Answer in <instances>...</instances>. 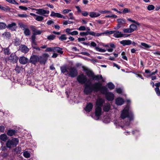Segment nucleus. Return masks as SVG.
Returning a JSON list of instances; mask_svg holds the SVG:
<instances>
[{
	"mask_svg": "<svg viewBox=\"0 0 160 160\" xmlns=\"http://www.w3.org/2000/svg\"><path fill=\"white\" fill-rule=\"evenodd\" d=\"M0 9L4 11L7 12L9 11L10 8L7 6H3L0 5Z\"/></svg>",
	"mask_w": 160,
	"mask_h": 160,
	"instance_id": "nucleus-30",
	"label": "nucleus"
},
{
	"mask_svg": "<svg viewBox=\"0 0 160 160\" xmlns=\"http://www.w3.org/2000/svg\"><path fill=\"white\" fill-rule=\"evenodd\" d=\"M4 51L5 54L8 55L10 53V50L8 48H4Z\"/></svg>",
	"mask_w": 160,
	"mask_h": 160,
	"instance_id": "nucleus-48",
	"label": "nucleus"
},
{
	"mask_svg": "<svg viewBox=\"0 0 160 160\" xmlns=\"http://www.w3.org/2000/svg\"><path fill=\"white\" fill-rule=\"evenodd\" d=\"M122 33L121 32L115 31V33L113 35L114 37L116 38H120L122 37Z\"/></svg>",
	"mask_w": 160,
	"mask_h": 160,
	"instance_id": "nucleus-23",
	"label": "nucleus"
},
{
	"mask_svg": "<svg viewBox=\"0 0 160 160\" xmlns=\"http://www.w3.org/2000/svg\"><path fill=\"white\" fill-rule=\"evenodd\" d=\"M121 117L123 119L127 117L130 121L133 119V114L129 109V107L128 105L121 112Z\"/></svg>",
	"mask_w": 160,
	"mask_h": 160,
	"instance_id": "nucleus-1",
	"label": "nucleus"
},
{
	"mask_svg": "<svg viewBox=\"0 0 160 160\" xmlns=\"http://www.w3.org/2000/svg\"><path fill=\"white\" fill-rule=\"evenodd\" d=\"M95 48L97 51L101 52H105L106 51V50L104 49H102V48H101L98 47H96Z\"/></svg>",
	"mask_w": 160,
	"mask_h": 160,
	"instance_id": "nucleus-40",
	"label": "nucleus"
},
{
	"mask_svg": "<svg viewBox=\"0 0 160 160\" xmlns=\"http://www.w3.org/2000/svg\"><path fill=\"white\" fill-rule=\"evenodd\" d=\"M87 37H86L85 38H78V42H81L82 41H84L85 40H87Z\"/></svg>",
	"mask_w": 160,
	"mask_h": 160,
	"instance_id": "nucleus-55",
	"label": "nucleus"
},
{
	"mask_svg": "<svg viewBox=\"0 0 160 160\" xmlns=\"http://www.w3.org/2000/svg\"><path fill=\"white\" fill-rule=\"evenodd\" d=\"M69 72H68L67 74L69 76L72 77L74 78L76 77L78 74V71L76 68L75 67H71L68 69Z\"/></svg>",
	"mask_w": 160,
	"mask_h": 160,
	"instance_id": "nucleus-7",
	"label": "nucleus"
},
{
	"mask_svg": "<svg viewBox=\"0 0 160 160\" xmlns=\"http://www.w3.org/2000/svg\"><path fill=\"white\" fill-rule=\"evenodd\" d=\"M97 33L93 31H90V35L95 37H96Z\"/></svg>",
	"mask_w": 160,
	"mask_h": 160,
	"instance_id": "nucleus-63",
	"label": "nucleus"
},
{
	"mask_svg": "<svg viewBox=\"0 0 160 160\" xmlns=\"http://www.w3.org/2000/svg\"><path fill=\"white\" fill-rule=\"evenodd\" d=\"M78 32L77 31H74L71 32L70 34L71 35H78Z\"/></svg>",
	"mask_w": 160,
	"mask_h": 160,
	"instance_id": "nucleus-62",
	"label": "nucleus"
},
{
	"mask_svg": "<svg viewBox=\"0 0 160 160\" xmlns=\"http://www.w3.org/2000/svg\"><path fill=\"white\" fill-rule=\"evenodd\" d=\"M61 14L59 13H55L53 11H52L51 12L50 15L51 17H56L58 18H60L61 17Z\"/></svg>",
	"mask_w": 160,
	"mask_h": 160,
	"instance_id": "nucleus-31",
	"label": "nucleus"
},
{
	"mask_svg": "<svg viewBox=\"0 0 160 160\" xmlns=\"http://www.w3.org/2000/svg\"><path fill=\"white\" fill-rule=\"evenodd\" d=\"M102 108L100 107L96 106L95 111V119H98L102 114Z\"/></svg>",
	"mask_w": 160,
	"mask_h": 160,
	"instance_id": "nucleus-11",
	"label": "nucleus"
},
{
	"mask_svg": "<svg viewBox=\"0 0 160 160\" xmlns=\"http://www.w3.org/2000/svg\"><path fill=\"white\" fill-rule=\"evenodd\" d=\"M4 127L2 125L0 126V132H3L4 131Z\"/></svg>",
	"mask_w": 160,
	"mask_h": 160,
	"instance_id": "nucleus-59",
	"label": "nucleus"
},
{
	"mask_svg": "<svg viewBox=\"0 0 160 160\" xmlns=\"http://www.w3.org/2000/svg\"><path fill=\"white\" fill-rule=\"evenodd\" d=\"M16 130L13 129H9L7 132V134L10 136H12L16 134Z\"/></svg>",
	"mask_w": 160,
	"mask_h": 160,
	"instance_id": "nucleus-24",
	"label": "nucleus"
},
{
	"mask_svg": "<svg viewBox=\"0 0 160 160\" xmlns=\"http://www.w3.org/2000/svg\"><path fill=\"white\" fill-rule=\"evenodd\" d=\"M108 88L110 90H112L114 88V85L112 82H109L108 84Z\"/></svg>",
	"mask_w": 160,
	"mask_h": 160,
	"instance_id": "nucleus-38",
	"label": "nucleus"
},
{
	"mask_svg": "<svg viewBox=\"0 0 160 160\" xmlns=\"http://www.w3.org/2000/svg\"><path fill=\"white\" fill-rule=\"evenodd\" d=\"M49 57V55L48 53H44L42 56H39V62L41 64H45Z\"/></svg>",
	"mask_w": 160,
	"mask_h": 160,
	"instance_id": "nucleus-8",
	"label": "nucleus"
},
{
	"mask_svg": "<svg viewBox=\"0 0 160 160\" xmlns=\"http://www.w3.org/2000/svg\"><path fill=\"white\" fill-rule=\"evenodd\" d=\"M128 20L129 21H130V22H133L134 23H136V24H137V25H140V23L138 22H137L135 20H132L131 18H128Z\"/></svg>",
	"mask_w": 160,
	"mask_h": 160,
	"instance_id": "nucleus-53",
	"label": "nucleus"
},
{
	"mask_svg": "<svg viewBox=\"0 0 160 160\" xmlns=\"http://www.w3.org/2000/svg\"><path fill=\"white\" fill-rule=\"evenodd\" d=\"M2 36L5 38H9L11 37V34L9 32H6L2 34Z\"/></svg>",
	"mask_w": 160,
	"mask_h": 160,
	"instance_id": "nucleus-32",
	"label": "nucleus"
},
{
	"mask_svg": "<svg viewBox=\"0 0 160 160\" xmlns=\"http://www.w3.org/2000/svg\"><path fill=\"white\" fill-rule=\"evenodd\" d=\"M35 19L38 21L41 22L43 20L44 18L42 16L37 15L35 18Z\"/></svg>",
	"mask_w": 160,
	"mask_h": 160,
	"instance_id": "nucleus-35",
	"label": "nucleus"
},
{
	"mask_svg": "<svg viewBox=\"0 0 160 160\" xmlns=\"http://www.w3.org/2000/svg\"><path fill=\"white\" fill-rule=\"evenodd\" d=\"M93 105L91 103H88L87 104L84 110L87 112H89L92 109Z\"/></svg>",
	"mask_w": 160,
	"mask_h": 160,
	"instance_id": "nucleus-15",
	"label": "nucleus"
},
{
	"mask_svg": "<svg viewBox=\"0 0 160 160\" xmlns=\"http://www.w3.org/2000/svg\"><path fill=\"white\" fill-rule=\"evenodd\" d=\"M68 19H70L71 20H74V18L73 16V14L71 12L69 13L68 15Z\"/></svg>",
	"mask_w": 160,
	"mask_h": 160,
	"instance_id": "nucleus-51",
	"label": "nucleus"
},
{
	"mask_svg": "<svg viewBox=\"0 0 160 160\" xmlns=\"http://www.w3.org/2000/svg\"><path fill=\"white\" fill-rule=\"evenodd\" d=\"M19 142L18 139L16 138H13L12 139L8 140L6 143V146L7 148H10L12 147H16Z\"/></svg>",
	"mask_w": 160,
	"mask_h": 160,
	"instance_id": "nucleus-3",
	"label": "nucleus"
},
{
	"mask_svg": "<svg viewBox=\"0 0 160 160\" xmlns=\"http://www.w3.org/2000/svg\"><path fill=\"white\" fill-rule=\"evenodd\" d=\"M55 36L53 35H50L47 37V39L50 40H53L55 39Z\"/></svg>",
	"mask_w": 160,
	"mask_h": 160,
	"instance_id": "nucleus-45",
	"label": "nucleus"
},
{
	"mask_svg": "<svg viewBox=\"0 0 160 160\" xmlns=\"http://www.w3.org/2000/svg\"><path fill=\"white\" fill-rule=\"evenodd\" d=\"M68 68L66 65L60 67V70L61 72L63 73H64L65 72H68Z\"/></svg>",
	"mask_w": 160,
	"mask_h": 160,
	"instance_id": "nucleus-29",
	"label": "nucleus"
},
{
	"mask_svg": "<svg viewBox=\"0 0 160 160\" xmlns=\"http://www.w3.org/2000/svg\"><path fill=\"white\" fill-rule=\"evenodd\" d=\"M16 24L15 23L12 22L11 24H8L7 27L12 31H14L16 28Z\"/></svg>",
	"mask_w": 160,
	"mask_h": 160,
	"instance_id": "nucleus-19",
	"label": "nucleus"
},
{
	"mask_svg": "<svg viewBox=\"0 0 160 160\" xmlns=\"http://www.w3.org/2000/svg\"><path fill=\"white\" fill-rule=\"evenodd\" d=\"M54 47H49L47 48L45 51L46 52H54Z\"/></svg>",
	"mask_w": 160,
	"mask_h": 160,
	"instance_id": "nucleus-43",
	"label": "nucleus"
},
{
	"mask_svg": "<svg viewBox=\"0 0 160 160\" xmlns=\"http://www.w3.org/2000/svg\"><path fill=\"white\" fill-rule=\"evenodd\" d=\"M19 27L24 31V33L26 36H28L31 34L30 30L28 28V26L23 23L19 24Z\"/></svg>",
	"mask_w": 160,
	"mask_h": 160,
	"instance_id": "nucleus-6",
	"label": "nucleus"
},
{
	"mask_svg": "<svg viewBox=\"0 0 160 160\" xmlns=\"http://www.w3.org/2000/svg\"><path fill=\"white\" fill-rule=\"evenodd\" d=\"M20 49L21 52L25 53H27L29 50L28 48L24 45H21Z\"/></svg>",
	"mask_w": 160,
	"mask_h": 160,
	"instance_id": "nucleus-17",
	"label": "nucleus"
},
{
	"mask_svg": "<svg viewBox=\"0 0 160 160\" xmlns=\"http://www.w3.org/2000/svg\"><path fill=\"white\" fill-rule=\"evenodd\" d=\"M33 9L37 11L36 12L37 14L45 16H46L45 15V14H48L49 13V11L46 10L42 9Z\"/></svg>",
	"mask_w": 160,
	"mask_h": 160,
	"instance_id": "nucleus-10",
	"label": "nucleus"
},
{
	"mask_svg": "<svg viewBox=\"0 0 160 160\" xmlns=\"http://www.w3.org/2000/svg\"><path fill=\"white\" fill-rule=\"evenodd\" d=\"M79 31H85L86 30V27L84 26H81L77 29Z\"/></svg>",
	"mask_w": 160,
	"mask_h": 160,
	"instance_id": "nucleus-54",
	"label": "nucleus"
},
{
	"mask_svg": "<svg viewBox=\"0 0 160 160\" xmlns=\"http://www.w3.org/2000/svg\"><path fill=\"white\" fill-rule=\"evenodd\" d=\"M90 32L89 31H87L85 32H80L79 34L81 36H88L89 34L90 35Z\"/></svg>",
	"mask_w": 160,
	"mask_h": 160,
	"instance_id": "nucleus-36",
	"label": "nucleus"
},
{
	"mask_svg": "<svg viewBox=\"0 0 160 160\" xmlns=\"http://www.w3.org/2000/svg\"><path fill=\"white\" fill-rule=\"evenodd\" d=\"M42 31L37 30L34 33H33L36 35H40L42 33Z\"/></svg>",
	"mask_w": 160,
	"mask_h": 160,
	"instance_id": "nucleus-60",
	"label": "nucleus"
},
{
	"mask_svg": "<svg viewBox=\"0 0 160 160\" xmlns=\"http://www.w3.org/2000/svg\"><path fill=\"white\" fill-rule=\"evenodd\" d=\"M8 2L14 5H18V3L15 0H6Z\"/></svg>",
	"mask_w": 160,
	"mask_h": 160,
	"instance_id": "nucleus-44",
	"label": "nucleus"
},
{
	"mask_svg": "<svg viewBox=\"0 0 160 160\" xmlns=\"http://www.w3.org/2000/svg\"><path fill=\"white\" fill-rule=\"evenodd\" d=\"M123 31L125 33L132 32L130 28H124L123 29Z\"/></svg>",
	"mask_w": 160,
	"mask_h": 160,
	"instance_id": "nucleus-47",
	"label": "nucleus"
},
{
	"mask_svg": "<svg viewBox=\"0 0 160 160\" xmlns=\"http://www.w3.org/2000/svg\"><path fill=\"white\" fill-rule=\"evenodd\" d=\"M155 91L157 95L158 96H160V91L159 88H155Z\"/></svg>",
	"mask_w": 160,
	"mask_h": 160,
	"instance_id": "nucleus-56",
	"label": "nucleus"
},
{
	"mask_svg": "<svg viewBox=\"0 0 160 160\" xmlns=\"http://www.w3.org/2000/svg\"><path fill=\"white\" fill-rule=\"evenodd\" d=\"M121 44L123 46L126 45H128L132 43V41L129 40H123L120 42Z\"/></svg>",
	"mask_w": 160,
	"mask_h": 160,
	"instance_id": "nucleus-20",
	"label": "nucleus"
},
{
	"mask_svg": "<svg viewBox=\"0 0 160 160\" xmlns=\"http://www.w3.org/2000/svg\"><path fill=\"white\" fill-rule=\"evenodd\" d=\"M129 28L132 32L135 31L137 29V26L134 24H131L129 26Z\"/></svg>",
	"mask_w": 160,
	"mask_h": 160,
	"instance_id": "nucleus-33",
	"label": "nucleus"
},
{
	"mask_svg": "<svg viewBox=\"0 0 160 160\" xmlns=\"http://www.w3.org/2000/svg\"><path fill=\"white\" fill-rule=\"evenodd\" d=\"M92 79L93 80L97 81L102 79V82H104V81L101 75H96L94 74Z\"/></svg>",
	"mask_w": 160,
	"mask_h": 160,
	"instance_id": "nucleus-21",
	"label": "nucleus"
},
{
	"mask_svg": "<svg viewBox=\"0 0 160 160\" xmlns=\"http://www.w3.org/2000/svg\"><path fill=\"white\" fill-rule=\"evenodd\" d=\"M6 25L3 22H0V29H3L6 28Z\"/></svg>",
	"mask_w": 160,
	"mask_h": 160,
	"instance_id": "nucleus-46",
	"label": "nucleus"
},
{
	"mask_svg": "<svg viewBox=\"0 0 160 160\" xmlns=\"http://www.w3.org/2000/svg\"><path fill=\"white\" fill-rule=\"evenodd\" d=\"M39 56L36 55H32L31 56L29 60V62L32 64L35 65L39 62Z\"/></svg>",
	"mask_w": 160,
	"mask_h": 160,
	"instance_id": "nucleus-9",
	"label": "nucleus"
},
{
	"mask_svg": "<svg viewBox=\"0 0 160 160\" xmlns=\"http://www.w3.org/2000/svg\"><path fill=\"white\" fill-rule=\"evenodd\" d=\"M93 85V84H92L91 86L89 84L85 85L84 90V93L86 95H89L91 94L93 91L95 92Z\"/></svg>",
	"mask_w": 160,
	"mask_h": 160,
	"instance_id": "nucleus-4",
	"label": "nucleus"
},
{
	"mask_svg": "<svg viewBox=\"0 0 160 160\" xmlns=\"http://www.w3.org/2000/svg\"><path fill=\"white\" fill-rule=\"evenodd\" d=\"M18 16L21 18H26L28 17V16L26 14H18Z\"/></svg>",
	"mask_w": 160,
	"mask_h": 160,
	"instance_id": "nucleus-58",
	"label": "nucleus"
},
{
	"mask_svg": "<svg viewBox=\"0 0 160 160\" xmlns=\"http://www.w3.org/2000/svg\"><path fill=\"white\" fill-rule=\"evenodd\" d=\"M154 8V6L152 5H149L147 7V9L149 11L153 10Z\"/></svg>",
	"mask_w": 160,
	"mask_h": 160,
	"instance_id": "nucleus-49",
	"label": "nucleus"
},
{
	"mask_svg": "<svg viewBox=\"0 0 160 160\" xmlns=\"http://www.w3.org/2000/svg\"><path fill=\"white\" fill-rule=\"evenodd\" d=\"M73 22L69 20L64 21L63 22V25H67L68 24H71Z\"/></svg>",
	"mask_w": 160,
	"mask_h": 160,
	"instance_id": "nucleus-52",
	"label": "nucleus"
},
{
	"mask_svg": "<svg viewBox=\"0 0 160 160\" xmlns=\"http://www.w3.org/2000/svg\"><path fill=\"white\" fill-rule=\"evenodd\" d=\"M106 99L108 101H112L114 99V94L111 92L107 93L106 95Z\"/></svg>",
	"mask_w": 160,
	"mask_h": 160,
	"instance_id": "nucleus-16",
	"label": "nucleus"
},
{
	"mask_svg": "<svg viewBox=\"0 0 160 160\" xmlns=\"http://www.w3.org/2000/svg\"><path fill=\"white\" fill-rule=\"evenodd\" d=\"M110 105L109 103H105L103 108V110L105 112H108L110 109Z\"/></svg>",
	"mask_w": 160,
	"mask_h": 160,
	"instance_id": "nucleus-25",
	"label": "nucleus"
},
{
	"mask_svg": "<svg viewBox=\"0 0 160 160\" xmlns=\"http://www.w3.org/2000/svg\"><path fill=\"white\" fill-rule=\"evenodd\" d=\"M14 151L17 154H19L21 152V148L19 147H17L14 149Z\"/></svg>",
	"mask_w": 160,
	"mask_h": 160,
	"instance_id": "nucleus-41",
	"label": "nucleus"
},
{
	"mask_svg": "<svg viewBox=\"0 0 160 160\" xmlns=\"http://www.w3.org/2000/svg\"><path fill=\"white\" fill-rule=\"evenodd\" d=\"M19 61L21 64H25L29 62V60L28 58L23 56L20 58Z\"/></svg>",
	"mask_w": 160,
	"mask_h": 160,
	"instance_id": "nucleus-13",
	"label": "nucleus"
},
{
	"mask_svg": "<svg viewBox=\"0 0 160 160\" xmlns=\"http://www.w3.org/2000/svg\"><path fill=\"white\" fill-rule=\"evenodd\" d=\"M59 39L60 40L63 41L66 40L67 38L66 37V35L62 34L59 37Z\"/></svg>",
	"mask_w": 160,
	"mask_h": 160,
	"instance_id": "nucleus-42",
	"label": "nucleus"
},
{
	"mask_svg": "<svg viewBox=\"0 0 160 160\" xmlns=\"http://www.w3.org/2000/svg\"><path fill=\"white\" fill-rule=\"evenodd\" d=\"M0 139L2 141L5 142L8 139V137L5 134H2L0 136Z\"/></svg>",
	"mask_w": 160,
	"mask_h": 160,
	"instance_id": "nucleus-26",
	"label": "nucleus"
},
{
	"mask_svg": "<svg viewBox=\"0 0 160 160\" xmlns=\"http://www.w3.org/2000/svg\"><path fill=\"white\" fill-rule=\"evenodd\" d=\"M124 102V100L122 98H118L116 100V103L118 105H121Z\"/></svg>",
	"mask_w": 160,
	"mask_h": 160,
	"instance_id": "nucleus-22",
	"label": "nucleus"
},
{
	"mask_svg": "<svg viewBox=\"0 0 160 160\" xmlns=\"http://www.w3.org/2000/svg\"><path fill=\"white\" fill-rule=\"evenodd\" d=\"M54 52H57L61 54H62L63 53V51H62V48L59 47H54Z\"/></svg>",
	"mask_w": 160,
	"mask_h": 160,
	"instance_id": "nucleus-27",
	"label": "nucleus"
},
{
	"mask_svg": "<svg viewBox=\"0 0 160 160\" xmlns=\"http://www.w3.org/2000/svg\"><path fill=\"white\" fill-rule=\"evenodd\" d=\"M83 70L86 72V74L88 77L92 78L94 74L92 71L84 68H83Z\"/></svg>",
	"mask_w": 160,
	"mask_h": 160,
	"instance_id": "nucleus-18",
	"label": "nucleus"
},
{
	"mask_svg": "<svg viewBox=\"0 0 160 160\" xmlns=\"http://www.w3.org/2000/svg\"><path fill=\"white\" fill-rule=\"evenodd\" d=\"M23 156L26 158H28L30 157V154L28 151H25L23 152Z\"/></svg>",
	"mask_w": 160,
	"mask_h": 160,
	"instance_id": "nucleus-37",
	"label": "nucleus"
},
{
	"mask_svg": "<svg viewBox=\"0 0 160 160\" xmlns=\"http://www.w3.org/2000/svg\"><path fill=\"white\" fill-rule=\"evenodd\" d=\"M71 29L70 28H67L66 30L65 31L68 34V35H70V33H71Z\"/></svg>",
	"mask_w": 160,
	"mask_h": 160,
	"instance_id": "nucleus-64",
	"label": "nucleus"
},
{
	"mask_svg": "<svg viewBox=\"0 0 160 160\" xmlns=\"http://www.w3.org/2000/svg\"><path fill=\"white\" fill-rule=\"evenodd\" d=\"M20 42L18 39L16 38L14 40L13 43L16 46H18L20 45Z\"/></svg>",
	"mask_w": 160,
	"mask_h": 160,
	"instance_id": "nucleus-39",
	"label": "nucleus"
},
{
	"mask_svg": "<svg viewBox=\"0 0 160 160\" xmlns=\"http://www.w3.org/2000/svg\"><path fill=\"white\" fill-rule=\"evenodd\" d=\"M141 45L144 47L147 48H149L151 47V46L148 45V44L144 43V42H142L141 43Z\"/></svg>",
	"mask_w": 160,
	"mask_h": 160,
	"instance_id": "nucleus-50",
	"label": "nucleus"
},
{
	"mask_svg": "<svg viewBox=\"0 0 160 160\" xmlns=\"http://www.w3.org/2000/svg\"><path fill=\"white\" fill-rule=\"evenodd\" d=\"M70 11H71V10L70 9H65L62 11V12L63 14H65L68 13Z\"/></svg>",
	"mask_w": 160,
	"mask_h": 160,
	"instance_id": "nucleus-57",
	"label": "nucleus"
},
{
	"mask_svg": "<svg viewBox=\"0 0 160 160\" xmlns=\"http://www.w3.org/2000/svg\"><path fill=\"white\" fill-rule=\"evenodd\" d=\"M18 57L14 53H12L11 54L9 58V60L11 62H17L18 60Z\"/></svg>",
	"mask_w": 160,
	"mask_h": 160,
	"instance_id": "nucleus-12",
	"label": "nucleus"
},
{
	"mask_svg": "<svg viewBox=\"0 0 160 160\" xmlns=\"http://www.w3.org/2000/svg\"><path fill=\"white\" fill-rule=\"evenodd\" d=\"M87 78L86 75L83 74L79 75L77 77V80L81 84H85L87 81Z\"/></svg>",
	"mask_w": 160,
	"mask_h": 160,
	"instance_id": "nucleus-5",
	"label": "nucleus"
},
{
	"mask_svg": "<svg viewBox=\"0 0 160 160\" xmlns=\"http://www.w3.org/2000/svg\"><path fill=\"white\" fill-rule=\"evenodd\" d=\"M95 92L100 91L102 93L105 94L107 91V88L105 86H102V83L99 82H95L93 85Z\"/></svg>",
	"mask_w": 160,
	"mask_h": 160,
	"instance_id": "nucleus-2",
	"label": "nucleus"
},
{
	"mask_svg": "<svg viewBox=\"0 0 160 160\" xmlns=\"http://www.w3.org/2000/svg\"><path fill=\"white\" fill-rule=\"evenodd\" d=\"M100 14L95 12H91L90 13V16L92 18L97 17L100 16Z\"/></svg>",
	"mask_w": 160,
	"mask_h": 160,
	"instance_id": "nucleus-28",
	"label": "nucleus"
},
{
	"mask_svg": "<svg viewBox=\"0 0 160 160\" xmlns=\"http://www.w3.org/2000/svg\"><path fill=\"white\" fill-rule=\"evenodd\" d=\"M99 12L103 14L107 13H111V12L109 11L106 10L104 11H99Z\"/></svg>",
	"mask_w": 160,
	"mask_h": 160,
	"instance_id": "nucleus-61",
	"label": "nucleus"
},
{
	"mask_svg": "<svg viewBox=\"0 0 160 160\" xmlns=\"http://www.w3.org/2000/svg\"><path fill=\"white\" fill-rule=\"evenodd\" d=\"M118 22L119 24L124 25L126 23V21L124 19L119 18L117 19Z\"/></svg>",
	"mask_w": 160,
	"mask_h": 160,
	"instance_id": "nucleus-34",
	"label": "nucleus"
},
{
	"mask_svg": "<svg viewBox=\"0 0 160 160\" xmlns=\"http://www.w3.org/2000/svg\"><path fill=\"white\" fill-rule=\"evenodd\" d=\"M104 102L103 99L101 98H98L96 102V106L100 107L102 108L103 103Z\"/></svg>",
	"mask_w": 160,
	"mask_h": 160,
	"instance_id": "nucleus-14",
	"label": "nucleus"
}]
</instances>
